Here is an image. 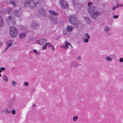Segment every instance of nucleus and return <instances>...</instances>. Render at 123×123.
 Listing matches in <instances>:
<instances>
[{
	"mask_svg": "<svg viewBox=\"0 0 123 123\" xmlns=\"http://www.w3.org/2000/svg\"><path fill=\"white\" fill-rule=\"evenodd\" d=\"M88 7L87 9L88 12L90 13V15L93 18H95L101 15V13L97 11H95L96 8L92 6V3H88Z\"/></svg>",
	"mask_w": 123,
	"mask_h": 123,
	"instance_id": "nucleus-1",
	"label": "nucleus"
},
{
	"mask_svg": "<svg viewBox=\"0 0 123 123\" xmlns=\"http://www.w3.org/2000/svg\"><path fill=\"white\" fill-rule=\"evenodd\" d=\"M49 12L51 14H50L49 16V18L52 21L54 24H56L57 23V21L56 20V18L55 17L54 15L57 16L58 15V13L51 10H49Z\"/></svg>",
	"mask_w": 123,
	"mask_h": 123,
	"instance_id": "nucleus-2",
	"label": "nucleus"
},
{
	"mask_svg": "<svg viewBox=\"0 0 123 123\" xmlns=\"http://www.w3.org/2000/svg\"><path fill=\"white\" fill-rule=\"evenodd\" d=\"M24 6H25L34 7L36 6V3L33 0H27L24 3Z\"/></svg>",
	"mask_w": 123,
	"mask_h": 123,
	"instance_id": "nucleus-3",
	"label": "nucleus"
},
{
	"mask_svg": "<svg viewBox=\"0 0 123 123\" xmlns=\"http://www.w3.org/2000/svg\"><path fill=\"white\" fill-rule=\"evenodd\" d=\"M69 22L74 25H78L79 22L77 20L74 15H72L69 18Z\"/></svg>",
	"mask_w": 123,
	"mask_h": 123,
	"instance_id": "nucleus-4",
	"label": "nucleus"
},
{
	"mask_svg": "<svg viewBox=\"0 0 123 123\" xmlns=\"http://www.w3.org/2000/svg\"><path fill=\"white\" fill-rule=\"evenodd\" d=\"M6 19L7 22L8 24H9V22H10L12 25H15V20L14 18L13 17H12L11 16H9Z\"/></svg>",
	"mask_w": 123,
	"mask_h": 123,
	"instance_id": "nucleus-5",
	"label": "nucleus"
},
{
	"mask_svg": "<svg viewBox=\"0 0 123 123\" xmlns=\"http://www.w3.org/2000/svg\"><path fill=\"white\" fill-rule=\"evenodd\" d=\"M36 43L40 45H43L47 43V41L44 39L37 40Z\"/></svg>",
	"mask_w": 123,
	"mask_h": 123,
	"instance_id": "nucleus-6",
	"label": "nucleus"
},
{
	"mask_svg": "<svg viewBox=\"0 0 123 123\" xmlns=\"http://www.w3.org/2000/svg\"><path fill=\"white\" fill-rule=\"evenodd\" d=\"M60 2L61 4V7L62 8L65 9H67L68 8V6L67 4L65 1L63 0H61Z\"/></svg>",
	"mask_w": 123,
	"mask_h": 123,
	"instance_id": "nucleus-7",
	"label": "nucleus"
},
{
	"mask_svg": "<svg viewBox=\"0 0 123 123\" xmlns=\"http://www.w3.org/2000/svg\"><path fill=\"white\" fill-rule=\"evenodd\" d=\"M14 15L18 18H20L21 15V12L20 11L15 10L13 12Z\"/></svg>",
	"mask_w": 123,
	"mask_h": 123,
	"instance_id": "nucleus-8",
	"label": "nucleus"
},
{
	"mask_svg": "<svg viewBox=\"0 0 123 123\" xmlns=\"http://www.w3.org/2000/svg\"><path fill=\"white\" fill-rule=\"evenodd\" d=\"M39 26V24L36 22L32 23L31 25L32 27L34 29H37Z\"/></svg>",
	"mask_w": 123,
	"mask_h": 123,
	"instance_id": "nucleus-9",
	"label": "nucleus"
},
{
	"mask_svg": "<svg viewBox=\"0 0 123 123\" xmlns=\"http://www.w3.org/2000/svg\"><path fill=\"white\" fill-rule=\"evenodd\" d=\"M65 46L63 45L62 46V48L64 49H66L68 47V45H70L72 48L73 47L70 43L66 41H65Z\"/></svg>",
	"mask_w": 123,
	"mask_h": 123,
	"instance_id": "nucleus-10",
	"label": "nucleus"
},
{
	"mask_svg": "<svg viewBox=\"0 0 123 123\" xmlns=\"http://www.w3.org/2000/svg\"><path fill=\"white\" fill-rule=\"evenodd\" d=\"M18 31H10V34L12 37H16L18 33Z\"/></svg>",
	"mask_w": 123,
	"mask_h": 123,
	"instance_id": "nucleus-11",
	"label": "nucleus"
},
{
	"mask_svg": "<svg viewBox=\"0 0 123 123\" xmlns=\"http://www.w3.org/2000/svg\"><path fill=\"white\" fill-rule=\"evenodd\" d=\"M6 43L7 47H9L12 46V40L7 41Z\"/></svg>",
	"mask_w": 123,
	"mask_h": 123,
	"instance_id": "nucleus-12",
	"label": "nucleus"
},
{
	"mask_svg": "<svg viewBox=\"0 0 123 123\" xmlns=\"http://www.w3.org/2000/svg\"><path fill=\"white\" fill-rule=\"evenodd\" d=\"M40 13L42 16H44L46 14V12L45 10L43 9H40L39 10Z\"/></svg>",
	"mask_w": 123,
	"mask_h": 123,
	"instance_id": "nucleus-13",
	"label": "nucleus"
},
{
	"mask_svg": "<svg viewBox=\"0 0 123 123\" xmlns=\"http://www.w3.org/2000/svg\"><path fill=\"white\" fill-rule=\"evenodd\" d=\"M71 31H63V34L64 37H67L70 34Z\"/></svg>",
	"mask_w": 123,
	"mask_h": 123,
	"instance_id": "nucleus-14",
	"label": "nucleus"
},
{
	"mask_svg": "<svg viewBox=\"0 0 123 123\" xmlns=\"http://www.w3.org/2000/svg\"><path fill=\"white\" fill-rule=\"evenodd\" d=\"M26 35V33L25 32L21 33L19 35V37L20 39H22L25 37Z\"/></svg>",
	"mask_w": 123,
	"mask_h": 123,
	"instance_id": "nucleus-15",
	"label": "nucleus"
},
{
	"mask_svg": "<svg viewBox=\"0 0 123 123\" xmlns=\"http://www.w3.org/2000/svg\"><path fill=\"white\" fill-rule=\"evenodd\" d=\"M4 25L3 22L2 17L0 16V28L2 27Z\"/></svg>",
	"mask_w": 123,
	"mask_h": 123,
	"instance_id": "nucleus-16",
	"label": "nucleus"
},
{
	"mask_svg": "<svg viewBox=\"0 0 123 123\" xmlns=\"http://www.w3.org/2000/svg\"><path fill=\"white\" fill-rule=\"evenodd\" d=\"M35 3H36V5L37 4H41L43 2L42 0H33Z\"/></svg>",
	"mask_w": 123,
	"mask_h": 123,
	"instance_id": "nucleus-17",
	"label": "nucleus"
},
{
	"mask_svg": "<svg viewBox=\"0 0 123 123\" xmlns=\"http://www.w3.org/2000/svg\"><path fill=\"white\" fill-rule=\"evenodd\" d=\"M73 29V27L71 26H68L67 27V30L68 31H72Z\"/></svg>",
	"mask_w": 123,
	"mask_h": 123,
	"instance_id": "nucleus-18",
	"label": "nucleus"
},
{
	"mask_svg": "<svg viewBox=\"0 0 123 123\" xmlns=\"http://www.w3.org/2000/svg\"><path fill=\"white\" fill-rule=\"evenodd\" d=\"M12 9L10 8H8L7 9V12L9 14H12Z\"/></svg>",
	"mask_w": 123,
	"mask_h": 123,
	"instance_id": "nucleus-19",
	"label": "nucleus"
},
{
	"mask_svg": "<svg viewBox=\"0 0 123 123\" xmlns=\"http://www.w3.org/2000/svg\"><path fill=\"white\" fill-rule=\"evenodd\" d=\"M71 66L72 67H77V63L74 62H72L71 64Z\"/></svg>",
	"mask_w": 123,
	"mask_h": 123,
	"instance_id": "nucleus-20",
	"label": "nucleus"
},
{
	"mask_svg": "<svg viewBox=\"0 0 123 123\" xmlns=\"http://www.w3.org/2000/svg\"><path fill=\"white\" fill-rule=\"evenodd\" d=\"M10 31H18L17 29L15 27L12 26L10 28Z\"/></svg>",
	"mask_w": 123,
	"mask_h": 123,
	"instance_id": "nucleus-21",
	"label": "nucleus"
},
{
	"mask_svg": "<svg viewBox=\"0 0 123 123\" xmlns=\"http://www.w3.org/2000/svg\"><path fill=\"white\" fill-rule=\"evenodd\" d=\"M84 37L85 38H87L88 39H90V37L89 35L87 33L85 34Z\"/></svg>",
	"mask_w": 123,
	"mask_h": 123,
	"instance_id": "nucleus-22",
	"label": "nucleus"
},
{
	"mask_svg": "<svg viewBox=\"0 0 123 123\" xmlns=\"http://www.w3.org/2000/svg\"><path fill=\"white\" fill-rule=\"evenodd\" d=\"M84 18L85 19V20L86 21L87 23L88 24H89L90 23L91 21L88 18L84 17Z\"/></svg>",
	"mask_w": 123,
	"mask_h": 123,
	"instance_id": "nucleus-23",
	"label": "nucleus"
},
{
	"mask_svg": "<svg viewBox=\"0 0 123 123\" xmlns=\"http://www.w3.org/2000/svg\"><path fill=\"white\" fill-rule=\"evenodd\" d=\"M10 3L11 4H12L14 6H16V5L14 2V0H10Z\"/></svg>",
	"mask_w": 123,
	"mask_h": 123,
	"instance_id": "nucleus-24",
	"label": "nucleus"
},
{
	"mask_svg": "<svg viewBox=\"0 0 123 123\" xmlns=\"http://www.w3.org/2000/svg\"><path fill=\"white\" fill-rule=\"evenodd\" d=\"M105 59L108 62H111L112 61V59L109 56L107 57Z\"/></svg>",
	"mask_w": 123,
	"mask_h": 123,
	"instance_id": "nucleus-25",
	"label": "nucleus"
},
{
	"mask_svg": "<svg viewBox=\"0 0 123 123\" xmlns=\"http://www.w3.org/2000/svg\"><path fill=\"white\" fill-rule=\"evenodd\" d=\"M3 79L4 81L5 82H7L8 81L7 78L5 75L3 76Z\"/></svg>",
	"mask_w": 123,
	"mask_h": 123,
	"instance_id": "nucleus-26",
	"label": "nucleus"
},
{
	"mask_svg": "<svg viewBox=\"0 0 123 123\" xmlns=\"http://www.w3.org/2000/svg\"><path fill=\"white\" fill-rule=\"evenodd\" d=\"M12 84L14 86H15L17 84V83L14 81H12Z\"/></svg>",
	"mask_w": 123,
	"mask_h": 123,
	"instance_id": "nucleus-27",
	"label": "nucleus"
},
{
	"mask_svg": "<svg viewBox=\"0 0 123 123\" xmlns=\"http://www.w3.org/2000/svg\"><path fill=\"white\" fill-rule=\"evenodd\" d=\"M105 31H109L111 30L108 26H105L104 28Z\"/></svg>",
	"mask_w": 123,
	"mask_h": 123,
	"instance_id": "nucleus-28",
	"label": "nucleus"
},
{
	"mask_svg": "<svg viewBox=\"0 0 123 123\" xmlns=\"http://www.w3.org/2000/svg\"><path fill=\"white\" fill-rule=\"evenodd\" d=\"M78 117L77 116H74L73 117V120L74 121H75L78 119Z\"/></svg>",
	"mask_w": 123,
	"mask_h": 123,
	"instance_id": "nucleus-29",
	"label": "nucleus"
},
{
	"mask_svg": "<svg viewBox=\"0 0 123 123\" xmlns=\"http://www.w3.org/2000/svg\"><path fill=\"white\" fill-rule=\"evenodd\" d=\"M119 6V5L118 4L116 6H114L112 8V10H114L116 8H118Z\"/></svg>",
	"mask_w": 123,
	"mask_h": 123,
	"instance_id": "nucleus-30",
	"label": "nucleus"
},
{
	"mask_svg": "<svg viewBox=\"0 0 123 123\" xmlns=\"http://www.w3.org/2000/svg\"><path fill=\"white\" fill-rule=\"evenodd\" d=\"M5 68L4 67H1L0 69V73L2 72V71H4L5 70Z\"/></svg>",
	"mask_w": 123,
	"mask_h": 123,
	"instance_id": "nucleus-31",
	"label": "nucleus"
},
{
	"mask_svg": "<svg viewBox=\"0 0 123 123\" xmlns=\"http://www.w3.org/2000/svg\"><path fill=\"white\" fill-rule=\"evenodd\" d=\"M89 39L88 38L85 39L84 40V41L85 43H87L89 41Z\"/></svg>",
	"mask_w": 123,
	"mask_h": 123,
	"instance_id": "nucleus-32",
	"label": "nucleus"
},
{
	"mask_svg": "<svg viewBox=\"0 0 123 123\" xmlns=\"http://www.w3.org/2000/svg\"><path fill=\"white\" fill-rule=\"evenodd\" d=\"M29 84V83L26 82H25L24 83V85L25 86H27Z\"/></svg>",
	"mask_w": 123,
	"mask_h": 123,
	"instance_id": "nucleus-33",
	"label": "nucleus"
},
{
	"mask_svg": "<svg viewBox=\"0 0 123 123\" xmlns=\"http://www.w3.org/2000/svg\"><path fill=\"white\" fill-rule=\"evenodd\" d=\"M9 48V47H7H7L4 49V50L3 51V52H4L6 51Z\"/></svg>",
	"mask_w": 123,
	"mask_h": 123,
	"instance_id": "nucleus-34",
	"label": "nucleus"
},
{
	"mask_svg": "<svg viewBox=\"0 0 123 123\" xmlns=\"http://www.w3.org/2000/svg\"><path fill=\"white\" fill-rule=\"evenodd\" d=\"M45 45H46V46H48L49 47H50L51 46L50 43H47Z\"/></svg>",
	"mask_w": 123,
	"mask_h": 123,
	"instance_id": "nucleus-35",
	"label": "nucleus"
},
{
	"mask_svg": "<svg viewBox=\"0 0 123 123\" xmlns=\"http://www.w3.org/2000/svg\"><path fill=\"white\" fill-rule=\"evenodd\" d=\"M118 15H114L113 16V17L115 19H116L117 18H118Z\"/></svg>",
	"mask_w": 123,
	"mask_h": 123,
	"instance_id": "nucleus-36",
	"label": "nucleus"
},
{
	"mask_svg": "<svg viewBox=\"0 0 123 123\" xmlns=\"http://www.w3.org/2000/svg\"><path fill=\"white\" fill-rule=\"evenodd\" d=\"M46 45H45L42 47L43 49V50H45L46 49Z\"/></svg>",
	"mask_w": 123,
	"mask_h": 123,
	"instance_id": "nucleus-37",
	"label": "nucleus"
},
{
	"mask_svg": "<svg viewBox=\"0 0 123 123\" xmlns=\"http://www.w3.org/2000/svg\"><path fill=\"white\" fill-rule=\"evenodd\" d=\"M12 113L13 114H15V111L14 110H12Z\"/></svg>",
	"mask_w": 123,
	"mask_h": 123,
	"instance_id": "nucleus-38",
	"label": "nucleus"
},
{
	"mask_svg": "<svg viewBox=\"0 0 123 123\" xmlns=\"http://www.w3.org/2000/svg\"><path fill=\"white\" fill-rule=\"evenodd\" d=\"M119 61L121 62H123V58H120L119 60Z\"/></svg>",
	"mask_w": 123,
	"mask_h": 123,
	"instance_id": "nucleus-39",
	"label": "nucleus"
},
{
	"mask_svg": "<svg viewBox=\"0 0 123 123\" xmlns=\"http://www.w3.org/2000/svg\"><path fill=\"white\" fill-rule=\"evenodd\" d=\"M22 30H23L25 31L26 30V28L25 27L22 26Z\"/></svg>",
	"mask_w": 123,
	"mask_h": 123,
	"instance_id": "nucleus-40",
	"label": "nucleus"
},
{
	"mask_svg": "<svg viewBox=\"0 0 123 123\" xmlns=\"http://www.w3.org/2000/svg\"><path fill=\"white\" fill-rule=\"evenodd\" d=\"M51 47L52 48V51H54L55 50L54 48L53 45H51Z\"/></svg>",
	"mask_w": 123,
	"mask_h": 123,
	"instance_id": "nucleus-41",
	"label": "nucleus"
},
{
	"mask_svg": "<svg viewBox=\"0 0 123 123\" xmlns=\"http://www.w3.org/2000/svg\"><path fill=\"white\" fill-rule=\"evenodd\" d=\"M81 64L80 63H77V67H78L81 65Z\"/></svg>",
	"mask_w": 123,
	"mask_h": 123,
	"instance_id": "nucleus-42",
	"label": "nucleus"
},
{
	"mask_svg": "<svg viewBox=\"0 0 123 123\" xmlns=\"http://www.w3.org/2000/svg\"><path fill=\"white\" fill-rule=\"evenodd\" d=\"M8 109H5V110H4V111L6 113V112H7V113L8 112Z\"/></svg>",
	"mask_w": 123,
	"mask_h": 123,
	"instance_id": "nucleus-43",
	"label": "nucleus"
},
{
	"mask_svg": "<svg viewBox=\"0 0 123 123\" xmlns=\"http://www.w3.org/2000/svg\"><path fill=\"white\" fill-rule=\"evenodd\" d=\"M77 59L78 60H80L81 59V57L80 56H78L77 57Z\"/></svg>",
	"mask_w": 123,
	"mask_h": 123,
	"instance_id": "nucleus-44",
	"label": "nucleus"
},
{
	"mask_svg": "<svg viewBox=\"0 0 123 123\" xmlns=\"http://www.w3.org/2000/svg\"><path fill=\"white\" fill-rule=\"evenodd\" d=\"M2 45V43L1 42H0V47H1Z\"/></svg>",
	"mask_w": 123,
	"mask_h": 123,
	"instance_id": "nucleus-45",
	"label": "nucleus"
},
{
	"mask_svg": "<svg viewBox=\"0 0 123 123\" xmlns=\"http://www.w3.org/2000/svg\"><path fill=\"white\" fill-rule=\"evenodd\" d=\"M11 111H8L7 113H11Z\"/></svg>",
	"mask_w": 123,
	"mask_h": 123,
	"instance_id": "nucleus-46",
	"label": "nucleus"
},
{
	"mask_svg": "<svg viewBox=\"0 0 123 123\" xmlns=\"http://www.w3.org/2000/svg\"><path fill=\"white\" fill-rule=\"evenodd\" d=\"M37 52V50L36 49H35V50H33V52L34 53H36Z\"/></svg>",
	"mask_w": 123,
	"mask_h": 123,
	"instance_id": "nucleus-47",
	"label": "nucleus"
},
{
	"mask_svg": "<svg viewBox=\"0 0 123 123\" xmlns=\"http://www.w3.org/2000/svg\"><path fill=\"white\" fill-rule=\"evenodd\" d=\"M32 106L33 107H35V104H33L32 105Z\"/></svg>",
	"mask_w": 123,
	"mask_h": 123,
	"instance_id": "nucleus-48",
	"label": "nucleus"
},
{
	"mask_svg": "<svg viewBox=\"0 0 123 123\" xmlns=\"http://www.w3.org/2000/svg\"><path fill=\"white\" fill-rule=\"evenodd\" d=\"M123 5L121 4V5H120L119 6H123Z\"/></svg>",
	"mask_w": 123,
	"mask_h": 123,
	"instance_id": "nucleus-49",
	"label": "nucleus"
},
{
	"mask_svg": "<svg viewBox=\"0 0 123 123\" xmlns=\"http://www.w3.org/2000/svg\"><path fill=\"white\" fill-rule=\"evenodd\" d=\"M36 54H39V53H38V52H36Z\"/></svg>",
	"mask_w": 123,
	"mask_h": 123,
	"instance_id": "nucleus-50",
	"label": "nucleus"
},
{
	"mask_svg": "<svg viewBox=\"0 0 123 123\" xmlns=\"http://www.w3.org/2000/svg\"><path fill=\"white\" fill-rule=\"evenodd\" d=\"M72 1H73V3L74 4V0H73Z\"/></svg>",
	"mask_w": 123,
	"mask_h": 123,
	"instance_id": "nucleus-51",
	"label": "nucleus"
},
{
	"mask_svg": "<svg viewBox=\"0 0 123 123\" xmlns=\"http://www.w3.org/2000/svg\"><path fill=\"white\" fill-rule=\"evenodd\" d=\"M1 74H0V77H1Z\"/></svg>",
	"mask_w": 123,
	"mask_h": 123,
	"instance_id": "nucleus-52",
	"label": "nucleus"
}]
</instances>
